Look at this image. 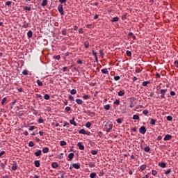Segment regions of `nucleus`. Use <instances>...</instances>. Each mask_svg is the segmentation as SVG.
I'll return each mask as SVG.
<instances>
[{"label": "nucleus", "mask_w": 178, "mask_h": 178, "mask_svg": "<svg viewBox=\"0 0 178 178\" xmlns=\"http://www.w3.org/2000/svg\"><path fill=\"white\" fill-rule=\"evenodd\" d=\"M104 127L106 129V133H109L111 129L113 127V124H112V122L108 121L105 124Z\"/></svg>", "instance_id": "obj_1"}, {"label": "nucleus", "mask_w": 178, "mask_h": 178, "mask_svg": "<svg viewBox=\"0 0 178 178\" xmlns=\"http://www.w3.org/2000/svg\"><path fill=\"white\" fill-rule=\"evenodd\" d=\"M58 10L59 12V13L63 16L65 15V13H63V4H59L58 6Z\"/></svg>", "instance_id": "obj_2"}, {"label": "nucleus", "mask_w": 178, "mask_h": 178, "mask_svg": "<svg viewBox=\"0 0 178 178\" xmlns=\"http://www.w3.org/2000/svg\"><path fill=\"white\" fill-rule=\"evenodd\" d=\"M166 92H168V89H161L160 90L161 98H165V95H166Z\"/></svg>", "instance_id": "obj_3"}, {"label": "nucleus", "mask_w": 178, "mask_h": 178, "mask_svg": "<svg viewBox=\"0 0 178 178\" xmlns=\"http://www.w3.org/2000/svg\"><path fill=\"white\" fill-rule=\"evenodd\" d=\"M139 133H140V134H145V133H147V128L144 126L141 127L139 129Z\"/></svg>", "instance_id": "obj_4"}, {"label": "nucleus", "mask_w": 178, "mask_h": 178, "mask_svg": "<svg viewBox=\"0 0 178 178\" xmlns=\"http://www.w3.org/2000/svg\"><path fill=\"white\" fill-rule=\"evenodd\" d=\"M77 146L79 147V149L81 151H84V146H83V143H81V142H79L77 144Z\"/></svg>", "instance_id": "obj_5"}, {"label": "nucleus", "mask_w": 178, "mask_h": 178, "mask_svg": "<svg viewBox=\"0 0 178 178\" xmlns=\"http://www.w3.org/2000/svg\"><path fill=\"white\" fill-rule=\"evenodd\" d=\"M171 138H172V136L170 134H167L164 137V141H169V140H170Z\"/></svg>", "instance_id": "obj_6"}, {"label": "nucleus", "mask_w": 178, "mask_h": 178, "mask_svg": "<svg viewBox=\"0 0 178 178\" xmlns=\"http://www.w3.org/2000/svg\"><path fill=\"white\" fill-rule=\"evenodd\" d=\"M68 161H72L73 158H74V153H70L68 154Z\"/></svg>", "instance_id": "obj_7"}, {"label": "nucleus", "mask_w": 178, "mask_h": 178, "mask_svg": "<svg viewBox=\"0 0 178 178\" xmlns=\"http://www.w3.org/2000/svg\"><path fill=\"white\" fill-rule=\"evenodd\" d=\"M42 154V151L40 149L38 150L36 152H35V156H41Z\"/></svg>", "instance_id": "obj_8"}, {"label": "nucleus", "mask_w": 178, "mask_h": 178, "mask_svg": "<svg viewBox=\"0 0 178 178\" xmlns=\"http://www.w3.org/2000/svg\"><path fill=\"white\" fill-rule=\"evenodd\" d=\"M145 169H147V165L143 164V165L140 166V170H141V172H143V171L145 170Z\"/></svg>", "instance_id": "obj_9"}, {"label": "nucleus", "mask_w": 178, "mask_h": 178, "mask_svg": "<svg viewBox=\"0 0 178 178\" xmlns=\"http://www.w3.org/2000/svg\"><path fill=\"white\" fill-rule=\"evenodd\" d=\"M17 169V163L14 162L12 166V170H16Z\"/></svg>", "instance_id": "obj_10"}, {"label": "nucleus", "mask_w": 178, "mask_h": 178, "mask_svg": "<svg viewBox=\"0 0 178 178\" xmlns=\"http://www.w3.org/2000/svg\"><path fill=\"white\" fill-rule=\"evenodd\" d=\"M72 168H74V169H80V164L79 163H73Z\"/></svg>", "instance_id": "obj_11"}, {"label": "nucleus", "mask_w": 178, "mask_h": 178, "mask_svg": "<svg viewBox=\"0 0 178 178\" xmlns=\"http://www.w3.org/2000/svg\"><path fill=\"white\" fill-rule=\"evenodd\" d=\"M74 118L70 120V124H73L74 126H77V123L74 121Z\"/></svg>", "instance_id": "obj_12"}, {"label": "nucleus", "mask_w": 178, "mask_h": 178, "mask_svg": "<svg viewBox=\"0 0 178 178\" xmlns=\"http://www.w3.org/2000/svg\"><path fill=\"white\" fill-rule=\"evenodd\" d=\"M34 165H35V168H40V161L39 160L35 161Z\"/></svg>", "instance_id": "obj_13"}, {"label": "nucleus", "mask_w": 178, "mask_h": 178, "mask_svg": "<svg viewBox=\"0 0 178 178\" xmlns=\"http://www.w3.org/2000/svg\"><path fill=\"white\" fill-rule=\"evenodd\" d=\"M111 22L112 23H115V22H119V17H113L111 20Z\"/></svg>", "instance_id": "obj_14"}, {"label": "nucleus", "mask_w": 178, "mask_h": 178, "mask_svg": "<svg viewBox=\"0 0 178 178\" xmlns=\"http://www.w3.org/2000/svg\"><path fill=\"white\" fill-rule=\"evenodd\" d=\"M75 102H76V104H78V105H83V100H81L80 99H76L75 100Z\"/></svg>", "instance_id": "obj_15"}, {"label": "nucleus", "mask_w": 178, "mask_h": 178, "mask_svg": "<svg viewBox=\"0 0 178 178\" xmlns=\"http://www.w3.org/2000/svg\"><path fill=\"white\" fill-rule=\"evenodd\" d=\"M101 72H102V73H103V74H109V72L108 71V69H106V68L102 70Z\"/></svg>", "instance_id": "obj_16"}, {"label": "nucleus", "mask_w": 178, "mask_h": 178, "mask_svg": "<svg viewBox=\"0 0 178 178\" xmlns=\"http://www.w3.org/2000/svg\"><path fill=\"white\" fill-rule=\"evenodd\" d=\"M150 83H151V81H146L143 82L142 86H143V87H147V86H148V84H150Z\"/></svg>", "instance_id": "obj_17"}, {"label": "nucleus", "mask_w": 178, "mask_h": 178, "mask_svg": "<svg viewBox=\"0 0 178 178\" xmlns=\"http://www.w3.org/2000/svg\"><path fill=\"white\" fill-rule=\"evenodd\" d=\"M42 152H43V154H48V152H49V148H48V147L43 148Z\"/></svg>", "instance_id": "obj_18"}, {"label": "nucleus", "mask_w": 178, "mask_h": 178, "mask_svg": "<svg viewBox=\"0 0 178 178\" xmlns=\"http://www.w3.org/2000/svg\"><path fill=\"white\" fill-rule=\"evenodd\" d=\"M51 166L54 169H56L59 165H58V163L54 162L51 163Z\"/></svg>", "instance_id": "obj_19"}, {"label": "nucleus", "mask_w": 178, "mask_h": 178, "mask_svg": "<svg viewBox=\"0 0 178 178\" xmlns=\"http://www.w3.org/2000/svg\"><path fill=\"white\" fill-rule=\"evenodd\" d=\"M104 109H105V111H109V109H111V105L110 104H106L104 106Z\"/></svg>", "instance_id": "obj_20"}, {"label": "nucleus", "mask_w": 178, "mask_h": 178, "mask_svg": "<svg viewBox=\"0 0 178 178\" xmlns=\"http://www.w3.org/2000/svg\"><path fill=\"white\" fill-rule=\"evenodd\" d=\"M159 166H160V168H166V163L161 162V163H159Z\"/></svg>", "instance_id": "obj_21"}, {"label": "nucleus", "mask_w": 178, "mask_h": 178, "mask_svg": "<svg viewBox=\"0 0 178 178\" xmlns=\"http://www.w3.org/2000/svg\"><path fill=\"white\" fill-rule=\"evenodd\" d=\"M79 134H87V131H86V130L84 129H82L79 131Z\"/></svg>", "instance_id": "obj_22"}, {"label": "nucleus", "mask_w": 178, "mask_h": 178, "mask_svg": "<svg viewBox=\"0 0 178 178\" xmlns=\"http://www.w3.org/2000/svg\"><path fill=\"white\" fill-rule=\"evenodd\" d=\"M118 95H119V97H123L124 95V90H120L118 92Z\"/></svg>", "instance_id": "obj_23"}, {"label": "nucleus", "mask_w": 178, "mask_h": 178, "mask_svg": "<svg viewBox=\"0 0 178 178\" xmlns=\"http://www.w3.org/2000/svg\"><path fill=\"white\" fill-rule=\"evenodd\" d=\"M47 4H48V1L47 0H43L41 3V6L44 7V6H47Z\"/></svg>", "instance_id": "obj_24"}, {"label": "nucleus", "mask_w": 178, "mask_h": 178, "mask_svg": "<svg viewBox=\"0 0 178 178\" xmlns=\"http://www.w3.org/2000/svg\"><path fill=\"white\" fill-rule=\"evenodd\" d=\"M27 35L29 38H31V37H33V31H28Z\"/></svg>", "instance_id": "obj_25"}, {"label": "nucleus", "mask_w": 178, "mask_h": 178, "mask_svg": "<svg viewBox=\"0 0 178 178\" xmlns=\"http://www.w3.org/2000/svg\"><path fill=\"white\" fill-rule=\"evenodd\" d=\"M156 122V120L152 118V119L150 120V122H149V123H150L151 124H152V126H155Z\"/></svg>", "instance_id": "obj_26"}, {"label": "nucleus", "mask_w": 178, "mask_h": 178, "mask_svg": "<svg viewBox=\"0 0 178 178\" xmlns=\"http://www.w3.org/2000/svg\"><path fill=\"white\" fill-rule=\"evenodd\" d=\"M90 178H95V177H97V173H95V172L90 173Z\"/></svg>", "instance_id": "obj_27"}, {"label": "nucleus", "mask_w": 178, "mask_h": 178, "mask_svg": "<svg viewBox=\"0 0 178 178\" xmlns=\"http://www.w3.org/2000/svg\"><path fill=\"white\" fill-rule=\"evenodd\" d=\"M50 98H51V97L48 94H45L44 95V99H46L47 101H48Z\"/></svg>", "instance_id": "obj_28"}, {"label": "nucleus", "mask_w": 178, "mask_h": 178, "mask_svg": "<svg viewBox=\"0 0 178 178\" xmlns=\"http://www.w3.org/2000/svg\"><path fill=\"white\" fill-rule=\"evenodd\" d=\"M70 94H72V95H76V94H77V90H76L75 89H72L70 91Z\"/></svg>", "instance_id": "obj_29"}, {"label": "nucleus", "mask_w": 178, "mask_h": 178, "mask_svg": "<svg viewBox=\"0 0 178 178\" xmlns=\"http://www.w3.org/2000/svg\"><path fill=\"white\" fill-rule=\"evenodd\" d=\"M89 168H95V163L91 162L88 164Z\"/></svg>", "instance_id": "obj_30"}, {"label": "nucleus", "mask_w": 178, "mask_h": 178, "mask_svg": "<svg viewBox=\"0 0 178 178\" xmlns=\"http://www.w3.org/2000/svg\"><path fill=\"white\" fill-rule=\"evenodd\" d=\"M133 119L134 120H138L140 119V116H138V115H134Z\"/></svg>", "instance_id": "obj_31"}, {"label": "nucleus", "mask_w": 178, "mask_h": 178, "mask_svg": "<svg viewBox=\"0 0 178 178\" xmlns=\"http://www.w3.org/2000/svg\"><path fill=\"white\" fill-rule=\"evenodd\" d=\"M144 151L145 152H148L149 151H151V148H149V147L146 146L145 147H144Z\"/></svg>", "instance_id": "obj_32"}, {"label": "nucleus", "mask_w": 178, "mask_h": 178, "mask_svg": "<svg viewBox=\"0 0 178 178\" xmlns=\"http://www.w3.org/2000/svg\"><path fill=\"white\" fill-rule=\"evenodd\" d=\"M36 83H37L38 86H39L40 87H42V82H41V81H40V79H38L36 81Z\"/></svg>", "instance_id": "obj_33"}, {"label": "nucleus", "mask_w": 178, "mask_h": 178, "mask_svg": "<svg viewBox=\"0 0 178 178\" xmlns=\"http://www.w3.org/2000/svg\"><path fill=\"white\" fill-rule=\"evenodd\" d=\"M60 145H61V147H65V145H66V141H65V140L60 141Z\"/></svg>", "instance_id": "obj_34"}, {"label": "nucleus", "mask_w": 178, "mask_h": 178, "mask_svg": "<svg viewBox=\"0 0 178 178\" xmlns=\"http://www.w3.org/2000/svg\"><path fill=\"white\" fill-rule=\"evenodd\" d=\"M84 45H85V48H88L90 47V43L88 42V41H86L84 42Z\"/></svg>", "instance_id": "obj_35"}, {"label": "nucleus", "mask_w": 178, "mask_h": 178, "mask_svg": "<svg viewBox=\"0 0 178 178\" xmlns=\"http://www.w3.org/2000/svg\"><path fill=\"white\" fill-rule=\"evenodd\" d=\"M167 120H168V122H172V120H173V117L170 115L167 116Z\"/></svg>", "instance_id": "obj_36"}, {"label": "nucleus", "mask_w": 178, "mask_h": 178, "mask_svg": "<svg viewBox=\"0 0 178 178\" xmlns=\"http://www.w3.org/2000/svg\"><path fill=\"white\" fill-rule=\"evenodd\" d=\"M86 127H87L88 129H90V127H91V122H88L86 124Z\"/></svg>", "instance_id": "obj_37"}, {"label": "nucleus", "mask_w": 178, "mask_h": 178, "mask_svg": "<svg viewBox=\"0 0 178 178\" xmlns=\"http://www.w3.org/2000/svg\"><path fill=\"white\" fill-rule=\"evenodd\" d=\"M35 128H36L35 126H30L29 130L30 131H33V130H34Z\"/></svg>", "instance_id": "obj_38"}, {"label": "nucleus", "mask_w": 178, "mask_h": 178, "mask_svg": "<svg viewBox=\"0 0 178 178\" xmlns=\"http://www.w3.org/2000/svg\"><path fill=\"white\" fill-rule=\"evenodd\" d=\"M90 152L92 155H97L98 154V151L97 150H92Z\"/></svg>", "instance_id": "obj_39"}, {"label": "nucleus", "mask_w": 178, "mask_h": 178, "mask_svg": "<svg viewBox=\"0 0 178 178\" xmlns=\"http://www.w3.org/2000/svg\"><path fill=\"white\" fill-rule=\"evenodd\" d=\"M114 105H120V101L116 99L114 102H113Z\"/></svg>", "instance_id": "obj_40"}, {"label": "nucleus", "mask_w": 178, "mask_h": 178, "mask_svg": "<svg viewBox=\"0 0 178 178\" xmlns=\"http://www.w3.org/2000/svg\"><path fill=\"white\" fill-rule=\"evenodd\" d=\"M157 172H156V170H152V175H153V176H156V175H157Z\"/></svg>", "instance_id": "obj_41"}, {"label": "nucleus", "mask_w": 178, "mask_h": 178, "mask_svg": "<svg viewBox=\"0 0 178 178\" xmlns=\"http://www.w3.org/2000/svg\"><path fill=\"white\" fill-rule=\"evenodd\" d=\"M22 74H24V76H27V74H29V71H27L26 70H24L22 72Z\"/></svg>", "instance_id": "obj_42"}, {"label": "nucleus", "mask_w": 178, "mask_h": 178, "mask_svg": "<svg viewBox=\"0 0 178 178\" xmlns=\"http://www.w3.org/2000/svg\"><path fill=\"white\" fill-rule=\"evenodd\" d=\"M24 10H28L29 12H30V10H31V7H24Z\"/></svg>", "instance_id": "obj_43"}, {"label": "nucleus", "mask_w": 178, "mask_h": 178, "mask_svg": "<svg viewBox=\"0 0 178 178\" xmlns=\"http://www.w3.org/2000/svg\"><path fill=\"white\" fill-rule=\"evenodd\" d=\"M83 99H90V95H85L83 96Z\"/></svg>", "instance_id": "obj_44"}, {"label": "nucleus", "mask_w": 178, "mask_h": 178, "mask_svg": "<svg viewBox=\"0 0 178 178\" xmlns=\"http://www.w3.org/2000/svg\"><path fill=\"white\" fill-rule=\"evenodd\" d=\"M114 80L115 81H119V80H120V77L119 76H114Z\"/></svg>", "instance_id": "obj_45"}, {"label": "nucleus", "mask_w": 178, "mask_h": 178, "mask_svg": "<svg viewBox=\"0 0 178 178\" xmlns=\"http://www.w3.org/2000/svg\"><path fill=\"white\" fill-rule=\"evenodd\" d=\"M29 147H34V142L30 141L29 143Z\"/></svg>", "instance_id": "obj_46"}, {"label": "nucleus", "mask_w": 178, "mask_h": 178, "mask_svg": "<svg viewBox=\"0 0 178 178\" xmlns=\"http://www.w3.org/2000/svg\"><path fill=\"white\" fill-rule=\"evenodd\" d=\"M65 111L66 112H70V111H72V108H70V106H67L65 107Z\"/></svg>", "instance_id": "obj_47"}, {"label": "nucleus", "mask_w": 178, "mask_h": 178, "mask_svg": "<svg viewBox=\"0 0 178 178\" xmlns=\"http://www.w3.org/2000/svg\"><path fill=\"white\" fill-rule=\"evenodd\" d=\"M61 34H63V35H66L67 34L66 29H63L61 31Z\"/></svg>", "instance_id": "obj_48"}, {"label": "nucleus", "mask_w": 178, "mask_h": 178, "mask_svg": "<svg viewBox=\"0 0 178 178\" xmlns=\"http://www.w3.org/2000/svg\"><path fill=\"white\" fill-rule=\"evenodd\" d=\"M6 6H10V5H12V1H6Z\"/></svg>", "instance_id": "obj_49"}, {"label": "nucleus", "mask_w": 178, "mask_h": 178, "mask_svg": "<svg viewBox=\"0 0 178 178\" xmlns=\"http://www.w3.org/2000/svg\"><path fill=\"white\" fill-rule=\"evenodd\" d=\"M6 102V97H4L1 100V105H3Z\"/></svg>", "instance_id": "obj_50"}, {"label": "nucleus", "mask_w": 178, "mask_h": 178, "mask_svg": "<svg viewBox=\"0 0 178 178\" xmlns=\"http://www.w3.org/2000/svg\"><path fill=\"white\" fill-rule=\"evenodd\" d=\"M129 106L130 108H134V102L133 101H131Z\"/></svg>", "instance_id": "obj_51"}, {"label": "nucleus", "mask_w": 178, "mask_h": 178, "mask_svg": "<svg viewBox=\"0 0 178 178\" xmlns=\"http://www.w3.org/2000/svg\"><path fill=\"white\" fill-rule=\"evenodd\" d=\"M99 54L101 56H104L105 54L104 53V50L101 49L99 50Z\"/></svg>", "instance_id": "obj_52"}, {"label": "nucleus", "mask_w": 178, "mask_h": 178, "mask_svg": "<svg viewBox=\"0 0 178 178\" xmlns=\"http://www.w3.org/2000/svg\"><path fill=\"white\" fill-rule=\"evenodd\" d=\"M68 98H69V99H70V101H74V97H73V96H72V95H69V96H68Z\"/></svg>", "instance_id": "obj_53"}, {"label": "nucleus", "mask_w": 178, "mask_h": 178, "mask_svg": "<svg viewBox=\"0 0 178 178\" xmlns=\"http://www.w3.org/2000/svg\"><path fill=\"white\" fill-rule=\"evenodd\" d=\"M170 172H172V170L168 169L165 172V175H169V173H170Z\"/></svg>", "instance_id": "obj_54"}, {"label": "nucleus", "mask_w": 178, "mask_h": 178, "mask_svg": "<svg viewBox=\"0 0 178 178\" xmlns=\"http://www.w3.org/2000/svg\"><path fill=\"white\" fill-rule=\"evenodd\" d=\"M36 98H39V99H42V96L41 95H36Z\"/></svg>", "instance_id": "obj_55"}, {"label": "nucleus", "mask_w": 178, "mask_h": 178, "mask_svg": "<svg viewBox=\"0 0 178 178\" xmlns=\"http://www.w3.org/2000/svg\"><path fill=\"white\" fill-rule=\"evenodd\" d=\"M60 3H66V2L67 1V0H58Z\"/></svg>", "instance_id": "obj_56"}, {"label": "nucleus", "mask_w": 178, "mask_h": 178, "mask_svg": "<svg viewBox=\"0 0 178 178\" xmlns=\"http://www.w3.org/2000/svg\"><path fill=\"white\" fill-rule=\"evenodd\" d=\"M127 55L128 56H131V51L127 50Z\"/></svg>", "instance_id": "obj_57"}, {"label": "nucleus", "mask_w": 178, "mask_h": 178, "mask_svg": "<svg viewBox=\"0 0 178 178\" xmlns=\"http://www.w3.org/2000/svg\"><path fill=\"white\" fill-rule=\"evenodd\" d=\"M143 115H148V110H144L143 111Z\"/></svg>", "instance_id": "obj_58"}, {"label": "nucleus", "mask_w": 178, "mask_h": 178, "mask_svg": "<svg viewBox=\"0 0 178 178\" xmlns=\"http://www.w3.org/2000/svg\"><path fill=\"white\" fill-rule=\"evenodd\" d=\"M170 94L172 97H175V95H176V92H175L174 91H171Z\"/></svg>", "instance_id": "obj_59"}, {"label": "nucleus", "mask_w": 178, "mask_h": 178, "mask_svg": "<svg viewBox=\"0 0 178 178\" xmlns=\"http://www.w3.org/2000/svg\"><path fill=\"white\" fill-rule=\"evenodd\" d=\"M38 122V123H44V119L40 118Z\"/></svg>", "instance_id": "obj_60"}, {"label": "nucleus", "mask_w": 178, "mask_h": 178, "mask_svg": "<svg viewBox=\"0 0 178 178\" xmlns=\"http://www.w3.org/2000/svg\"><path fill=\"white\" fill-rule=\"evenodd\" d=\"M79 34H83V33H84L82 28L79 29Z\"/></svg>", "instance_id": "obj_61"}, {"label": "nucleus", "mask_w": 178, "mask_h": 178, "mask_svg": "<svg viewBox=\"0 0 178 178\" xmlns=\"http://www.w3.org/2000/svg\"><path fill=\"white\" fill-rule=\"evenodd\" d=\"M128 35H129V37H133L134 35V33H133V32H129L128 33Z\"/></svg>", "instance_id": "obj_62"}, {"label": "nucleus", "mask_w": 178, "mask_h": 178, "mask_svg": "<svg viewBox=\"0 0 178 178\" xmlns=\"http://www.w3.org/2000/svg\"><path fill=\"white\" fill-rule=\"evenodd\" d=\"M116 122H117V123L120 124V123H122V119L118 118V119L116 120Z\"/></svg>", "instance_id": "obj_63"}, {"label": "nucleus", "mask_w": 178, "mask_h": 178, "mask_svg": "<svg viewBox=\"0 0 178 178\" xmlns=\"http://www.w3.org/2000/svg\"><path fill=\"white\" fill-rule=\"evenodd\" d=\"M175 65L177 67H178V60L175 61Z\"/></svg>", "instance_id": "obj_64"}]
</instances>
